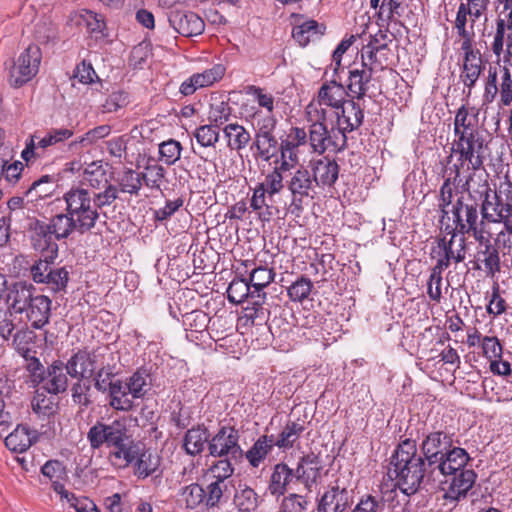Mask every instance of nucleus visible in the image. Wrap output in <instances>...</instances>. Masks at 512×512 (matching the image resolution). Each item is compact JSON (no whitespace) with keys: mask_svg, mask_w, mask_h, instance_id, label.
Instances as JSON below:
<instances>
[{"mask_svg":"<svg viewBox=\"0 0 512 512\" xmlns=\"http://www.w3.org/2000/svg\"><path fill=\"white\" fill-rule=\"evenodd\" d=\"M409 437L402 440L391 457L390 472L395 475L396 486L406 496L419 491L426 478L433 473V467H428L427 459L418 454L416 439L413 438V425L407 428Z\"/></svg>","mask_w":512,"mask_h":512,"instance_id":"f257e3e1","label":"nucleus"},{"mask_svg":"<svg viewBox=\"0 0 512 512\" xmlns=\"http://www.w3.org/2000/svg\"><path fill=\"white\" fill-rule=\"evenodd\" d=\"M473 175L469 174L465 182L461 184L462 193L456 194L453 207L449 209L452 225L447 224L444 231L453 238H465L466 235H472L480 244L484 243V221L479 220L480 204L476 197L470 191Z\"/></svg>","mask_w":512,"mask_h":512,"instance_id":"f03ea898","label":"nucleus"},{"mask_svg":"<svg viewBox=\"0 0 512 512\" xmlns=\"http://www.w3.org/2000/svg\"><path fill=\"white\" fill-rule=\"evenodd\" d=\"M152 378L143 368L137 369L125 381L121 379L109 382V406L117 411H131L133 399H143L151 390Z\"/></svg>","mask_w":512,"mask_h":512,"instance_id":"7ed1b4c3","label":"nucleus"},{"mask_svg":"<svg viewBox=\"0 0 512 512\" xmlns=\"http://www.w3.org/2000/svg\"><path fill=\"white\" fill-rule=\"evenodd\" d=\"M63 199L66 211L78 224L79 234L90 232L100 217L92 199V192L81 186L72 187L63 195Z\"/></svg>","mask_w":512,"mask_h":512,"instance_id":"20e7f679","label":"nucleus"},{"mask_svg":"<svg viewBox=\"0 0 512 512\" xmlns=\"http://www.w3.org/2000/svg\"><path fill=\"white\" fill-rule=\"evenodd\" d=\"M487 148L483 135L479 133H469V136L462 134L459 138H455L451 146V154L447 157L450 163L453 154L458 156L461 165H466V170H472L473 177L475 172L483 169Z\"/></svg>","mask_w":512,"mask_h":512,"instance_id":"39448f33","label":"nucleus"},{"mask_svg":"<svg viewBox=\"0 0 512 512\" xmlns=\"http://www.w3.org/2000/svg\"><path fill=\"white\" fill-rule=\"evenodd\" d=\"M425 428L426 424L418 421L415 427L416 436L419 438L422 432L421 453L427 459L428 467H434L450 448L459 444V441L455 439V433L448 430H426Z\"/></svg>","mask_w":512,"mask_h":512,"instance_id":"423d86ee","label":"nucleus"},{"mask_svg":"<svg viewBox=\"0 0 512 512\" xmlns=\"http://www.w3.org/2000/svg\"><path fill=\"white\" fill-rule=\"evenodd\" d=\"M276 125L277 119L273 115H268L258 123L250 146L256 159L269 162L278 157L279 141L274 134Z\"/></svg>","mask_w":512,"mask_h":512,"instance_id":"0eeeda50","label":"nucleus"},{"mask_svg":"<svg viewBox=\"0 0 512 512\" xmlns=\"http://www.w3.org/2000/svg\"><path fill=\"white\" fill-rule=\"evenodd\" d=\"M240 432L232 425H223L210 436L209 455L215 458L230 457L235 462L243 458V449L239 444Z\"/></svg>","mask_w":512,"mask_h":512,"instance_id":"6e6552de","label":"nucleus"},{"mask_svg":"<svg viewBox=\"0 0 512 512\" xmlns=\"http://www.w3.org/2000/svg\"><path fill=\"white\" fill-rule=\"evenodd\" d=\"M66 267H54L49 257L39 259L30 268V276L35 283L45 284L53 293H65L69 282Z\"/></svg>","mask_w":512,"mask_h":512,"instance_id":"1a4fd4ad","label":"nucleus"},{"mask_svg":"<svg viewBox=\"0 0 512 512\" xmlns=\"http://www.w3.org/2000/svg\"><path fill=\"white\" fill-rule=\"evenodd\" d=\"M42 54L37 45H29L14 61L9 70V83L15 88L30 81L39 70Z\"/></svg>","mask_w":512,"mask_h":512,"instance_id":"9d476101","label":"nucleus"},{"mask_svg":"<svg viewBox=\"0 0 512 512\" xmlns=\"http://www.w3.org/2000/svg\"><path fill=\"white\" fill-rule=\"evenodd\" d=\"M128 432V427L124 420L115 419L110 423L96 421L87 432V440L91 449L97 450L101 447L110 449L116 442H119L122 436Z\"/></svg>","mask_w":512,"mask_h":512,"instance_id":"9b49d317","label":"nucleus"},{"mask_svg":"<svg viewBox=\"0 0 512 512\" xmlns=\"http://www.w3.org/2000/svg\"><path fill=\"white\" fill-rule=\"evenodd\" d=\"M456 238L450 239L441 237L436 239V244L432 246L430 256L436 260L433 267L439 269H447L452 262L461 263L466 257V238L460 237L458 243L455 245Z\"/></svg>","mask_w":512,"mask_h":512,"instance_id":"f8f14e48","label":"nucleus"},{"mask_svg":"<svg viewBox=\"0 0 512 512\" xmlns=\"http://www.w3.org/2000/svg\"><path fill=\"white\" fill-rule=\"evenodd\" d=\"M479 194L481 202L480 204V215L484 222L491 221V218L497 216L502 212V207L508 206L512 202V184L506 183V189L504 193L506 200L496 191L493 190L487 179H484L482 183L478 184V188L474 190Z\"/></svg>","mask_w":512,"mask_h":512,"instance_id":"ddd939ff","label":"nucleus"},{"mask_svg":"<svg viewBox=\"0 0 512 512\" xmlns=\"http://www.w3.org/2000/svg\"><path fill=\"white\" fill-rule=\"evenodd\" d=\"M307 140L312 150L320 155L327 150L339 152L347 146V136L337 134V128L334 126L329 130L327 125L321 123L310 124Z\"/></svg>","mask_w":512,"mask_h":512,"instance_id":"4468645a","label":"nucleus"},{"mask_svg":"<svg viewBox=\"0 0 512 512\" xmlns=\"http://www.w3.org/2000/svg\"><path fill=\"white\" fill-rule=\"evenodd\" d=\"M306 143L305 129L292 127L285 137L280 138L278 157L274 161L283 167L295 168L299 163V148Z\"/></svg>","mask_w":512,"mask_h":512,"instance_id":"2eb2a0df","label":"nucleus"},{"mask_svg":"<svg viewBox=\"0 0 512 512\" xmlns=\"http://www.w3.org/2000/svg\"><path fill=\"white\" fill-rule=\"evenodd\" d=\"M27 229L32 247L36 251L46 253L45 257L53 260L58 254V245L48 223L32 218Z\"/></svg>","mask_w":512,"mask_h":512,"instance_id":"dca6fc26","label":"nucleus"},{"mask_svg":"<svg viewBox=\"0 0 512 512\" xmlns=\"http://www.w3.org/2000/svg\"><path fill=\"white\" fill-rule=\"evenodd\" d=\"M286 187L291 193L292 204H302L305 199H313L316 195L315 179L304 166L290 173L289 179H286Z\"/></svg>","mask_w":512,"mask_h":512,"instance_id":"f3484780","label":"nucleus"},{"mask_svg":"<svg viewBox=\"0 0 512 512\" xmlns=\"http://www.w3.org/2000/svg\"><path fill=\"white\" fill-rule=\"evenodd\" d=\"M337 119V134L345 135L357 130L364 121V109L356 98L351 97L339 108L334 111Z\"/></svg>","mask_w":512,"mask_h":512,"instance_id":"a211bd4d","label":"nucleus"},{"mask_svg":"<svg viewBox=\"0 0 512 512\" xmlns=\"http://www.w3.org/2000/svg\"><path fill=\"white\" fill-rule=\"evenodd\" d=\"M118 441L109 449L108 459L114 467L124 469L129 467L137 458L138 451L143 443L135 441L129 431L125 432V436H122Z\"/></svg>","mask_w":512,"mask_h":512,"instance_id":"6ab92c4d","label":"nucleus"},{"mask_svg":"<svg viewBox=\"0 0 512 512\" xmlns=\"http://www.w3.org/2000/svg\"><path fill=\"white\" fill-rule=\"evenodd\" d=\"M168 21L171 27L184 37H194L205 30L204 20L195 12L175 9L169 12Z\"/></svg>","mask_w":512,"mask_h":512,"instance_id":"aec40b11","label":"nucleus"},{"mask_svg":"<svg viewBox=\"0 0 512 512\" xmlns=\"http://www.w3.org/2000/svg\"><path fill=\"white\" fill-rule=\"evenodd\" d=\"M322 470L323 465L319 455L313 452L303 455L299 458L295 468L296 481L302 483L311 492L313 486L321 478Z\"/></svg>","mask_w":512,"mask_h":512,"instance_id":"412c9836","label":"nucleus"},{"mask_svg":"<svg viewBox=\"0 0 512 512\" xmlns=\"http://www.w3.org/2000/svg\"><path fill=\"white\" fill-rule=\"evenodd\" d=\"M351 504L349 492L338 481L327 486L317 504V512H345Z\"/></svg>","mask_w":512,"mask_h":512,"instance_id":"4be33fe9","label":"nucleus"},{"mask_svg":"<svg viewBox=\"0 0 512 512\" xmlns=\"http://www.w3.org/2000/svg\"><path fill=\"white\" fill-rule=\"evenodd\" d=\"M65 363L71 379L92 378L96 369V355L87 349H78Z\"/></svg>","mask_w":512,"mask_h":512,"instance_id":"5701e85b","label":"nucleus"},{"mask_svg":"<svg viewBox=\"0 0 512 512\" xmlns=\"http://www.w3.org/2000/svg\"><path fill=\"white\" fill-rule=\"evenodd\" d=\"M35 287L26 281L12 283L6 292L7 309L14 314H23L35 295Z\"/></svg>","mask_w":512,"mask_h":512,"instance_id":"b1692460","label":"nucleus"},{"mask_svg":"<svg viewBox=\"0 0 512 512\" xmlns=\"http://www.w3.org/2000/svg\"><path fill=\"white\" fill-rule=\"evenodd\" d=\"M311 173L317 187L332 188L339 177L338 163L329 157L311 161Z\"/></svg>","mask_w":512,"mask_h":512,"instance_id":"393cba45","label":"nucleus"},{"mask_svg":"<svg viewBox=\"0 0 512 512\" xmlns=\"http://www.w3.org/2000/svg\"><path fill=\"white\" fill-rule=\"evenodd\" d=\"M491 51L497 57L503 54L504 63L512 60V21L496 20Z\"/></svg>","mask_w":512,"mask_h":512,"instance_id":"a878e982","label":"nucleus"},{"mask_svg":"<svg viewBox=\"0 0 512 512\" xmlns=\"http://www.w3.org/2000/svg\"><path fill=\"white\" fill-rule=\"evenodd\" d=\"M294 482H297L295 469L289 467L285 462H280L272 468L267 490L272 496L280 497L288 491L290 484Z\"/></svg>","mask_w":512,"mask_h":512,"instance_id":"bb28decb","label":"nucleus"},{"mask_svg":"<svg viewBox=\"0 0 512 512\" xmlns=\"http://www.w3.org/2000/svg\"><path fill=\"white\" fill-rule=\"evenodd\" d=\"M52 301L48 296L35 294L23 314L34 329H41L49 323Z\"/></svg>","mask_w":512,"mask_h":512,"instance_id":"cd10ccee","label":"nucleus"},{"mask_svg":"<svg viewBox=\"0 0 512 512\" xmlns=\"http://www.w3.org/2000/svg\"><path fill=\"white\" fill-rule=\"evenodd\" d=\"M68 377L66 363L60 359L54 360L47 366V374L43 387L52 395L62 394L66 392L69 387Z\"/></svg>","mask_w":512,"mask_h":512,"instance_id":"c85d7f7f","label":"nucleus"},{"mask_svg":"<svg viewBox=\"0 0 512 512\" xmlns=\"http://www.w3.org/2000/svg\"><path fill=\"white\" fill-rule=\"evenodd\" d=\"M451 475L453 478L444 494V499L456 502L467 496L475 484L477 474L473 469H466Z\"/></svg>","mask_w":512,"mask_h":512,"instance_id":"c756f323","label":"nucleus"},{"mask_svg":"<svg viewBox=\"0 0 512 512\" xmlns=\"http://www.w3.org/2000/svg\"><path fill=\"white\" fill-rule=\"evenodd\" d=\"M349 96L345 87L336 79L326 81L318 91L317 103L319 106H328L335 111L339 110Z\"/></svg>","mask_w":512,"mask_h":512,"instance_id":"7c9ffc66","label":"nucleus"},{"mask_svg":"<svg viewBox=\"0 0 512 512\" xmlns=\"http://www.w3.org/2000/svg\"><path fill=\"white\" fill-rule=\"evenodd\" d=\"M470 460L471 458L464 448L454 445L444 454L443 459L434 465L433 471L438 469L442 475L448 476L466 470L465 467Z\"/></svg>","mask_w":512,"mask_h":512,"instance_id":"2f4dec72","label":"nucleus"},{"mask_svg":"<svg viewBox=\"0 0 512 512\" xmlns=\"http://www.w3.org/2000/svg\"><path fill=\"white\" fill-rule=\"evenodd\" d=\"M41 473L51 482L53 490L60 496V501L64 504L65 498L72 493L64 486V481L67 479L65 465L59 460H48L41 467Z\"/></svg>","mask_w":512,"mask_h":512,"instance_id":"473e14b6","label":"nucleus"},{"mask_svg":"<svg viewBox=\"0 0 512 512\" xmlns=\"http://www.w3.org/2000/svg\"><path fill=\"white\" fill-rule=\"evenodd\" d=\"M160 462L161 458L158 453L151 449H146L145 445L142 444L137 458L132 463L134 475L139 479H146L159 470Z\"/></svg>","mask_w":512,"mask_h":512,"instance_id":"72a5a7b5","label":"nucleus"},{"mask_svg":"<svg viewBox=\"0 0 512 512\" xmlns=\"http://www.w3.org/2000/svg\"><path fill=\"white\" fill-rule=\"evenodd\" d=\"M325 31V24L310 19L300 25L294 26L291 36L300 47L304 48L311 42L319 40L325 34Z\"/></svg>","mask_w":512,"mask_h":512,"instance_id":"f704fd0d","label":"nucleus"},{"mask_svg":"<svg viewBox=\"0 0 512 512\" xmlns=\"http://www.w3.org/2000/svg\"><path fill=\"white\" fill-rule=\"evenodd\" d=\"M275 446L274 436L263 434L246 452L243 451V456L252 468H258L272 453Z\"/></svg>","mask_w":512,"mask_h":512,"instance_id":"c9c22d12","label":"nucleus"},{"mask_svg":"<svg viewBox=\"0 0 512 512\" xmlns=\"http://www.w3.org/2000/svg\"><path fill=\"white\" fill-rule=\"evenodd\" d=\"M373 73L371 69L355 68L349 71L348 77V94L350 97L360 101L364 98L368 91V84L372 79Z\"/></svg>","mask_w":512,"mask_h":512,"instance_id":"e433bc0d","label":"nucleus"},{"mask_svg":"<svg viewBox=\"0 0 512 512\" xmlns=\"http://www.w3.org/2000/svg\"><path fill=\"white\" fill-rule=\"evenodd\" d=\"M83 183L94 190H101L110 184L107 168L102 161L85 164L82 172Z\"/></svg>","mask_w":512,"mask_h":512,"instance_id":"4c0bfd02","label":"nucleus"},{"mask_svg":"<svg viewBox=\"0 0 512 512\" xmlns=\"http://www.w3.org/2000/svg\"><path fill=\"white\" fill-rule=\"evenodd\" d=\"M305 430L306 426L304 421H287L277 438L274 439L276 447L283 451L294 448Z\"/></svg>","mask_w":512,"mask_h":512,"instance_id":"58836bf2","label":"nucleus"},{"mask_svg":"<svg viewBox=\"0 0 512 512\" xmlns=\"http://www.w3.org/2000/svg\"><path fill=\"white\" fill-rule=\"evenodd\" d=\"M477 115L474 108L462 105L458 109L454 119L455 138H459L462 134L469 136V133H479Z\"/></svg>","mask_w":512,"mask_h":512,"instance_id":"ea45409f","label":"nucleus"},{"mask_svg":"<svg viewBox=\"0 0 512 512\" xmlns=\"http://www.w3.org/2000/svg\"><path fill=\"white\" fill-rule=\"evenodd\" d=\"M273 163V169L266 174L264 181L258 184L263 186V190L267 193L269 199H272L274 195L279 194L284 189L286 186V182L284 183L286 173L292 170L289 167H283L284 165L275 161Z\"/></svg>","mask_w":512,"mask_h":512,"instance_id":"a19ab883","label":"nucleus"},{"mask_svg":"<svg viewBox=\"0 0 512 512\" xmlns=\"http://www.w3.org/2000/svg\"><path fill=\"white\" fill-rule=\"evenodd\" d=\"M223 132L227 139V146L231 150L241 151L246 148L252 140L251 133L237 122L226 124L223 128Z\"/></svg>","mask_w":512,"mask_h":512,"instance_id":"79ce46f5","label":"nucleus"},{"mask_svg":"<svg viewBox=\"0 0 512 512\" xmlns=\"http://www.w3.org/2000/svg\"><path fill=\"white\" fill-rule=\"evenodd\" d=\"M210 436L207 429L198 425L188 429L183 438V448L185 452L191 456L200 454L204 450L205 444L208 445Z\"/></svg>","mask_w":512,"mask_h":512,"instance_id":"37998d69","label":"nucleus"},{"mask_svg":"<svg viewBox=\"0 0 512 512\" xmlns=\"http://www.w3.org/2000/svg\"><path fill=\"white\" fill-rule=\"evenodd\" d=\"M56 240L68 238L74 231L79 233V227L75 219L66 213H59L47 222Z\"/></svg>","mask_w":512,"mask_h":512,"instance_id":"c03bdc74","label":"nucleus"},{"mask_svg":"<svg viewBox=\"0 0 512 512\" xmlns=\"http://www.w3.org/2000/svg\"><path fill=\"white\" fill-rule=\"evenodd\" d=\"M31 407L33 413L42 420L48 422L55 416L58 410V404L52 396H48L44 392L36 391L32 401Z\"/></svg>","mask_w":512,"mask_h":512,"instance_id":"a18cd8bd","label":"nucleus"},{"mask_svg":"<svg viewBox=\"0 0 512 512\" xmlns=\"http://www.w3.org/2000/svg\"><path fill=\"white\" fill-rule=\"evenodd\" d=\"M233 504L239 512H252L259 504V496L253 488L240 483L235 489Z\"/></svg>","mask_w":512,"mask_h":512,"instance_id":"49530a36","label":"nucleus"},{"mask_svg":"<svg viewBox=\"0 0 512 512\" xmlns=\"http://www.w3.org/2000/svg\"><path fill=\"white\" fill-rule=\"evenodd\" d=\"M275 272L272 268L267 266L255 267L251 270L249 278L247 279L254 293H257L258 298L265 299L266 293L263 289L266 288L271 282L274 281Z\"/></svg>","mask_w":512,"mask_h":512,"instance_id":"de8ad7c7","label":"nucleus"},{"mask_svg":"<svg viewBox=\"0 0 512 512\" xmlns=\"http://www.w3.org/2000/svg\"><path fill=\"white\" fill-rule=\"evenodd\" d=\"M74 380L75 382L72 383L70 388L71 399L81 410H85L93 403L91 398V378H78Z\"/></svg>","mask_w":512,"mask_h":512,"instance_id":"09e8293b","label":"nucleus"},{"mask_svg":"<svg viewBox=\"0 0 512 512\" xmlns=\"http://www.w3.org/2000/svg\"><path fill=\"white\" fill-rule=\"evenodd\" d=\"M35 339L36 334L34 331L24 327L12 334V346L22 358H27L30 355L36 354V351L32 348Z\"/></svg>","mask_w":512,"mask_h":512,"instance_id":"8fccbe9b","label":"nucleus"},{"mask_svg":"<svg viewBox=\"0 0 512 512\" xmlns=\"http://www.w3.org/2000/svg\"><path fill=\"white\" fill-rule=\"evenodd\" d=\"M33 441L30 436L29 428L24 425H18L5 438V445L14 452L23 453L32 445Z\"/></svg>","mask_w":512,"mask_h":512,"instance_id":"3c124183","label":"nucleus"},{"mask_svg":"<svg viewBox=\"0 0 512 512\" xmlns=\"http://www.w3.org/2000/svg\"><path fill=\"white\" fill-rule=\"evenodd\" d=\"M179 502L184 504L186 509H195L205 505V490L198 483H191L183 486L179 491Z\"/></svg>","mask_w":512,"mask_h":512,"instance_id":"603ef678","label":"nucleus"},{"mask_svg":"<svg viewBox=\"0 0 512 512\" xmlns=\"http://www.w3.org/2000/svg\"><path fill=\"white\" fill-rule=\"evenodd\" d=\"M24 359V369L27 372V383L32 387H37L40 384H44L47 374V367L41 363L36 354L30 355Z\"/></svg>","mask_w":512,"mask_h":512,"instance_id":"864d4df0","label":"nucleus"},{"mask_svg":"<svg viewBox=\"0 0 512 512\" xmlns=\"http://www.w3.org/2000/svg\"><path fill=\"white\" fill-rule=\"evenodd\" d=\"M484 242V250L479 251L478 253L483 256L481 261L484 264L486 276L494 278L501 270L499 251L490 243L489 239L485 238Z\"/></svg>","mask_w":512,"mask_h":512,"instance_id":"5fc2aeb1","label":"nucleus"},{"mask_svg":"<svg viewBox=\"0 0 512 512\" xmlns=\"http://www.w3.org/2000/svg\"><path fill=\"white\" fill-rule=\"evenodd\" d=\"M119 192L138 195L142 187L141 175L133 169H125L117 179Z\"/></svg>","mask_w":512,"mask_h":512,"instance_id":"6e6d98bb","label":"nucleus"},{"mask_svg":"<svg viewBox=\"0 0 512 512\" xmlns=\"http://www.w3.org/2000/svg\"><path fill=\"white\" fill-rule=\"evenodd\" d=\"M142 183L155 190H161V185L165 180L166 170L163 166L148 162L144 167V172H139Z\"/></svg>","mask_w":512,"mask_h":512,"instance_id":"4d7b16f0","label":"nucleus"},{"mask_svg":"<svg viewBox=\"0 0 512 512\" xmlns=\"http://www.w3.org/2000/svg\"><path fill=\"white\" fill-rule=\"evenodd\" d=\"M254 294L248 280L245 278L233 279L227 288V298L234 304H241L249 296L254 297Z\"/></svg>","mask_w":512,"mask_h":512,"instance_id":"13d9d810","label":"nucleus"},{"mask_svg":"<svg viewBox=\"0 0 512 512\" xmlns=\"http://www.w3.org/2000/svg\"><path fill=\"white\" fill-rule=\"evenodd\" d=\"M211 318L203 310H193L183 315V325L186 330L202 333L209 329Z\"/></svg>","mask_w":512,"mask_h":512,"instance_id":"bf43d9fd","label":"nucleus"},{"mask_svg":"<svg viewBox=\"0 0 512 512\" xmlns=\"http://www.w3.org/2000/svg\"><path fill=\"white\" fill-rule=\"evenodd\" d=\"M454 185L450 183L449 179H444L443 184L439 189L438 196V209L440 212V222L445 218L450 219L449 209L453 207L454 200Z\"/></svg>","mask_w":512,"mask_h":512,"instance_id":"052dcab7","label":"nucleus"},{"mask_svg":"<svg viewBox=\"0 0 512 512\" xmlns=\"http://www.w3.org/2000/svg\"><path fill=\"white\" fill-rule=\"evenodd\" d=\"M232 116V107L228 101H217L210 105L208 120L215 127L228 124Z\"/></svg>","mask_w":512,"mask_h":512,"instance_id":"680f3d73","label":"nucleus"},{"mask_svg":"<svg viewBox=\"0 0 512 512\" xmlns=\"http://www.w3.org/2000/svg\"><path fill=\"white\" fill-rule=\"evenodd\" d=\"M482 59L476 57L474 60H463L462 71L460 79L463 84L471 89L477 82L479 76L482 73Z\"/></svg>","mask_w":512,"mask_h":512,"instance_id":"e2e57ef3","label":"nucleus"},{"mask_svg":"<svg viewBox=\"0 0 512 512\" xmlns=\"http://www.w3.org/2000/svg\"><path fill=\"white\" fill-rule=\"evenodd\" d=\"M78 24L85 26L91 34L102 33L106 27L104 16L88 9L79 12Z\"/></svg>","mask_w":512,"mask_h":512,"instance_id":"0e129e2a","label":"nucleus"},{"mask_svg":"<svg viewBox=\"0 0 512 512\" xmlns=\"http://www.w3.org/2000/svg\"><path fill=\"white\" fill-rule=\"evenodd\" d=\"M361 60L362 67L365 69H371V72L374 73V71H382L387 67L388 54L385 53V55L382 56L380 52H375L373 49L362 47Z\"/></svg>","mask_w":512,"mask_h":512,"instance_id":"69168bd1","label":"nucleus"},{"mask_svg":"<svg viewBox=\"0 0 512 512\" xmlns=\"http://www.w3.org/2000/svg\"><path fill=\"white\" fill-rule=\"evenodd\" d=\"M182 149L179 141L174 139L163 141L159 144V160L171 166L180 159Z\"/></svg>","mask_w":512,"mask_h":512,"instance_id":"338daca9","label":"nucleus"},{"mask_svg":"<svg viewBox=\"0 0 512 512\" xmlns=\"http://www.w3.org/2000/svg\"><path fill=\"white\" fill-rule=\"evenodd\" d=\"M313 289V283L306 276L299 277L287 289L288 296L293 302H303L306 300Z\"/></svg>","mask_w":512,"mask_h":512,"instance_id":"774afa93","label":"nucleus"}]
</instances>
